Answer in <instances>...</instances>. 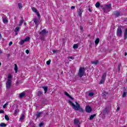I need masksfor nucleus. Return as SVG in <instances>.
Instances as JSON below:
<instances>
[{"instance_id":"f257e3e1","label":"nucleus","mask_w":127,"mask_h":127,"mask_svg":"<svg viewBox=\"0 0 127 127\" xmlns=\"http://www.w3.org/2000/svg\"><path fill=\"white\" fill-rule=\"evenodd\" d=\"M68 103L69 104H70V105H71L73 109H74L75 111H79V112H81V113H83L84 112V110H83V109L81 108V106H80V105H78L76 106L70 100H68Z\"/></svg>"},{"instance_id":"f03ea898","label":"nucleus","mask_w":127,"mask_h":127,"mask_svg":"<svg viewBox=\"0 0 127 127\" xmlns=\"http://www.w3.org/2000/svg\"><path fill=\"white\" fill-rule=\"evenodd\" d=\"M111 8H112V4H105V7L102 8L104 12H109L111 11Z\"/></svg>"},{"instance_id":"7ed1b4c3","label":"nucleus","mask_w":127,"mask_h":127,"mask_svg":"<svg viewBox=\"0 0 127 127\" xmlns=\"http://www.w3.org/2000/svg\"><path fill=\"white\" fill-rule=\"evenodd\" d=\"M125 28V27L123 26H119L117 29V36L121 37L123 34V29Z\"/></svg>"},{"instance_id":"20e7f679","label":"nucleus","mask_w":127,"mask_h":127,"mask_svg":"<svg viewBox=\"0 0 127 127\" xmlns=\"http://www.w3.org/2000/svg\"><path fill=\"white\" fill-rule=\"evenodd\" d=\"M85 71H86L85 67H79L78 73L79 78H82L83 76H84V74H85Z\"/></svg>"},{"instance_id":"39448f33","label":"nucleus","mask_w":127,"mask_h":127,"mask_svg":"<svg viewBox=\"0 0 127 127\" xmlns=\"http://www.w3.org/2000/svg\"><path fill=\"white\" fill-rule=\"evenodd\" d=\"M48 33V31H46V29H43L39 33L40 36H41V40H44V36L46 35Z\"/></svg>"},{"instance_id":"423d86ee","label":"nucleus","mask_w":127,"mask_h":127,"mask_svg":"<svg viewBox=\"0 0 127 127\" xmlns=\"http://www.w3.org/2000/svg\"><path fill=\"white\" fill-rule=\"evenodd\" d=\"M10 87H11V81L9 79L6 82V88L8 89L10 88Z\"/></svg>"},{"instance_id":"0eeeda50","label":"nucleus","mask_w":127,"mask_h":127,"mask_svg":"<svg viewBox=\"0 0 127 127\" xmlns=\"http://www.w3.org/2000/svg\"><path fill=\"white\" fill-rule=\"evenodd\" d=\"M39 18H40V17H38V18H35V19H33V21L34 23H35L36 25H38V24L40 23Z\"/></svg>"},{"instance_id":"6e6552de","label":"nucleus","mask_w":127,"mask_h":127,"mask_svg":"<svg viewBox=\"0 0 127 127\" xmlns=\"http://www.w3.org/2000/svg\"><path fill=\"white\" fill-rule=\"evenodd\" d=\"M86 113H91L92 112V108L89 106H87L85 108Z\"/></svg>"},{"instance_id":"1a4fd4ad","label":"nucleus","mask_w":127,"mask_h":127,"mask_svg":"<svg viewBox=\"0 0 127 127\" xmlns=\"http://www.w3.org/2000/svg\"><path fill=\"white\" fill-rule=\"evenodd\" d=\"M32 9L34 12L37 14V16H40V14H39V12L37 11V9L35 8V7H32Z\"/></svg>"},{"instance_id":"9d476101","label":"nucleus","mask_w":127,"mask_h":127,"mask_svg":"<svg viewBox=\"0 0 127 127\" xmlns=\"http://www.w3.org/2000/svg\"><path fill=\"white\" fill-rule=\"evenodd\" d=\"M42 114H43V112H37L36 114L37 119H39V118L41 117V115H42Z\"/></svg>"},{"instance_id":"9b49d317","label":"nucleus","mask_w":127,"mask_h":127,"mask_svg":"<svg viewBox=\"0 0 127 127\" xmlns=\"http://www.w3.org/2000/svg\"><path fill=\"white\" fill-rule=\"evenodd\" d=\"M2 21L4 24H7L8 22V19L6 17H4L2 18Z\"/></svg>"},{"instance_id":"f8f14e48","label":"nucleus","mask_w":127,"mask_h":127,"mask_svg":"<svg viewBox=\"0 0 127 127\" xmlns=\"http://www.w3.org/2000/svg\"><path fill=\"white\" fill-rule=\"evenodd\" d=\"M83 13V9H79L78 11H77V15L78 16H81L82 15V13Z\"/></svg>"},{"instance_id":"ddd939ff","label":"nucleus","mask_w":127,"mask_h":127,"mask_svg":"<svg viewBox=\"0 0 127 127\" xmlns=\"http://www.w3.org/2000/svg\"><path fill=\"white\" fill-rule=\"evenodd\" d=\"M19 112V109H18V107H16L14 111V116H16L18 113Z\"/></svg>"},{"instance_id":"4468645a","label":"nucleus","mask_w":127,"mask_h":127,"mask_svg":"<svg viewBox=\"0 0 127 127\" xmlns=\"http://www.w3.org/2000/svg\"><path fill=\"white\" fill-rule=\"evenodd\" d=\"M24 96H25V92H23L22 93L19 94V98H20V99H22Z\"/></svg>"},{"instance_id":"2eb2a0df","label":"nucleus","mask_w":127,"mask_h":127,"mask_svg":"<svg viewBox=\"0 0 127 127\" xmlns=\"http://www.w3.org/2000/svg\"><path fill=\"white\" fill-rule=\"evenodd\" d=\"M114 14L115 16H120V15H121V12H119L118 11H115L114 12Z\"/></svg>"},{"instance_id":"dca6fc26","label":"nucleus","mask_w":127,"mask_h":127,"mask_svg":"<svg viewBox=\"0 0 127 127\" xmlns=\"http://www.w3.org/2000/svg\"><path fill=\"white\" fill-rule=\"evenodd\" d=\"M42 89H44V90L45 91V94H46L47 93V91H48V87L47 86H43Z\"/></svg>"},{"instance_id":"f3484780","label":"nucleus","mask_w":127,"mask_h":127,"mask_svg":"<svg viewBox=\"0 0 127 127\" xmlns=\"http://www.w3.org/2000/svg\"><path fill=\"white\" fill-rule=\"evenodd\" d=\"M124 39L125 40L127 39V28L126 29L125 32L124 33Z\"/></svg>"},{"instance_id":"a211bd4d","label":"nucleus","mask_w":127,"mask_h":127,"mask_svg":"<svg viewBox=\"0 0 127 127\" xmlns=\"http://www.w3.org/2000/svg\"><path fill=\"white\" fill-rule=\"evenodd\" d=\"M37 96L39 97H41L42 96H43V92L42 91H38L37 93Z\"/></svg>"},{"instance_id":"6ab92c4d","label":"nucleus","mask_w":127,"mask_h":127,"mask_svg":"<svg viewBox=\"0 0 127 127\" xmlns=\"http://www.w3.org/2000/svg\"><path fill=\"white\" fill-rule=\"evenodd\" d=\"M107 77V73L106 72L102 74V79H104V80H106V78Z\"/></svg>"},{"instance_id":"aec40b11","label":"nucleus","mask_w":127,"mask_h":127,"mask_svg":"<svg viewBox=\"0 0 127 127\" xmlns=\"http://www.w3.org/2000/svg\"><path fill=\"white\" fill-rule=\"evenodd\" d=\"M99 42H100V39H99V38H97V39H96V40L95 41V45L97 46L98 44H99Z\"/></svg>"},{"instance_id":"412c9836","label":"nucleus","mask_w":127,"mask_h":127,"mask_svg":"<svg viewBox=\"0 0 127 127\" xmlns=\"http://www.w3.org/2000/svg\"><path fill=\"white\" fill-rule=\"evenodd\" d=\"M14 70H15V73H17V71L18 70V67H17V64H14Z\"/></svg>"},{"instance_id":"4be33fe9","label":"nucleus","mask_w":127,"mask_h":127,"mask_svg":"<svg viewBox=\"0 0 127 127\" xmlns=\"http://www.w3.org/2000/svg\"><path fill=\"white\" fill-rule=\"evenodd\" d=\"M91 64H93V65H97L99 64V61L91 62Z\"/></svg>"},{"instance_id":"5701e85b","label":"nucleus","mask_w":127,"mask_h":127,"mask_svg":"<svg viewBox=\"0 0 127 127\" xmlns=\"http://www.w3.org/2000/svg\"><path fill=\"white\" fill-rule=\"evenodd\" d=\"M24 119V114H22L20 118L19 121L20 122H22V121H23Z\"/></svg>"},{"instance_id":"b1692460","label":"nucleus","mask_w":127,"mask_h":127,"mask_svg":"<svg viewBox=\"0 0 127 127\" xmlns=\"http://www.w3.org/2000/svg\"><path fill=\"white\" fill-rule=\"evenodd\" d=\"M95 117H96V114H94V115H91L90 118H89V120L90 121H92V120L94 119V118H95Z\"/></svg>"},{"instance_id":"393cba45","label":"nucleus","mask_w":127,"mask_h":127,"mask_svg":"<svg viewBox=\"0 0 127 127\" xmlns=\"http://www.w3.org/2000/svg\"><path fill=\"white\" fill-rule=\"evenodd\" d=\"M105 79H103L102 78L100 81L99 82V85H102V84H104L105 83Z\"/></svg>"},{"instance_id":"a878e982","label":"nucleus","mask_w":127,"mask_h":127,"mask_svg":"<svg viewBox=\"0 0 127 127\" xmlns=\"http://www.w3.org/2000/svg\"><path fill=\"white\" fill-rule=\"evenodd\" d=\"M74 125H78L79 124V120L78 119H75L74 120Z\"/></svg>"},{"instance_id":"bb28decb","label":"nucleus","mask_w":127,"mask_h":127,"mask_svg":"<svg viewBox=\"0 0 127 127\" xmlns=\"http://www.w3.org/2000/svg\"><path fill=\"white\" fill-rule=\"evenodd\" d=\"M103 113L104 114V115H106V114H107V113H108V108H105L103 111Z\"/></svg>"},{"instance_id":"cd10ccee","label":"nucleus","mask_w":127,"mask_h":127,"mask_svg":"<svg viewBox=\"0 0 127 127\" xmlns=\"http://www.w3.org/2000/svg\"><path fill=\"white\" fill-rule=\"evenodd\" d=\"M101 5V4L100 3V2H97L96 4H95V6L96 7L98 8V7H100Z\"/></svg>"},{"instance_id":"c85d7f7f","label":"nucleus","mask_w":127,"mask_h":127,"mask_svg":"<svg viewBox=\"0 0 127 127\" xmlns=\"http://www.w3.org/2000/svg\"><path fill=\"white\" fill-rule=\"evenodd\" d=\"M0 127H6V124H5L3 123H2L0 124Z\"/></svg>"},{"instance_id":"c756f323","label":"nucleus","mask_w":127,"mask_h":127,"mask_svg":"<svg viewBox=\"0 0 127 127\" xmlns=\"http://www.w3.org/2000/svg\"><path fill=\"white\" fill-rule=\"evenodd\" d=\"M25 42V41L24 40H21V41L20 42V45H23Z\"/></svg>"},{"instance_id":"7c9ffc66","label":"nucleus","mask_w":127,"mask_h":127,"mask_svg":"<svg viewBox=\"0 0 127 127\" xmlns=\"http://www.w3.org/2000/svg\"><path fill=\"white\" fill-rule=\"evenodd\" d=\"M18 6L19 9H21V8H22V4H21V3H19L18 4Z\"/></svg>"},{"instance_id":"2f4dec72","label":"nucleus","mask_w":127,"mask_h":127,"mask_svg":"<svg viewBox=\"0 0 127 127\" xmlns=\"http://www.w3.org/2000/svg\"><path fill=\"white\" fill-rule=\"evenodd\" d=\"M29 40H30V37H27L26 38H25V39H24V41H25V42H27V41H29Z\"/></svg>"},{"instance_id":"473e14b6","label":"nucleus","mask_w":127,"mask_h":127,"mask_svg":"<svg viewBox=\"0 0 127 127\" xmlns=\"http://www.w3.org/2000/svg\"><path fill=\"white\" fill-rule=\"evenodd\" d=\"M11 78H12V76H11V75L8 74L7 80H9L10 81H11Z\"/></svg>"},{"instance_id":"72a5a7b5","label":"nucleus","mask_w":127,"mask_h":127,"mask_svg":"<svg viewBox=\"0 0 127 127\" xmlns=\"http://www.w3.org/2000/svg\"><path fill=\"white\" fill-rule=\"evenodd\" d=\"M73 48H74V49H77V48H78V45L74 44L73 46Z\"/></svg>"},{"instance_id":"f704fd0d","label":"nucleus","mask_w":127,"mask_h":127,"mask_svg":"<svg viewBox=\"0 0 127 127\" xmlns=\"http://www.w3.org/2000/svg\"><path fill=\"white\" fill-rule=\"evenodd\" d=\"M126 97H127V92L124 91L123 94V97L126 98Z\"/></svg>"},{"instance_id":"c9c22d12","label":"nucleus","mask_w":127,"mask_h":127,"mask_svg":"<svg viewBox=\"0 0 127 127\" xmlns=\"http://www.w3.org/2000/svg\"><path fill=\"white\" fill-rule=\"evenodd\" d=\"M88 96H89V97H93L94 96V93L90 92L88 94Z\"/></svg>"},{"instance_id":"e433bc0d","label":"nucleus","mask_w":127,"mask_h":127,"mask_svg":"<svg viewBox=\"0 0 127 127\" xmlns=\"http://www.w3.org/2000/svg\"><path fill=\"white\" fill-rule=\"evenodd\" d=\"M5 119L6 121H9V118L7 115H5Z\"/></svg>"},{"instance_id":"4c0bfd02","label":"nucleus","mask_w":127,"mask_h":127,"mask_svg":"<svg viewBox=\"0 0 127 127\" xmlns=\"http://www.w3.org/2000/svg\"><path fill=\"white\" fill-rule=\"evenodd\" d=\"M14 31L18 32V31H19V27H16V28L15 29Z\"/></svg>"},{"instance_id":"58836bf2","label":"nucleus","mask_w":127,"mask_h":127,"mask_svg":"<svg viewBox=\"0 0 127 127\" xmlns=\"http://www.w3.org/2000/svg\"><path fill=\"white\" fill-rule=\"evenodd\" d=\"M50 63H51V60H49V61H47V64L50 65Z\"/></svg>"},{"instance_id":"ea45409f","label":"nucleus","mask_w":127,"mask_h":127,"mask_svg":"<svg viewBox=\"0 0 127 127\" xmlns=\"http://www.w3.org/2000/svg\"><path fill=\"white\" fill-rule=\"evenodd\" d=\"M64 95H65V96H67V97H70V94L67 92H64Z\"/></svg>"},{"instance_id":"a19ab883","label":"nucleus","mask_w":127,"mask_h":127,"mask_svg":"<svg viewBox=\"0 0 127 127\" xmlns=\"http://www.w3.org/2000/svg\"><path fill=\"white\" fill-rule=\"evenodd\" d=\"M121 66H122V64H120L118 65V70L120 71L121 70Z\"/></svg>"},{"instance_id":"79ce46f5","label":"nucleus","mask_w":127,"mask_h":127,"mask_svg":"<svg viewBox=\"0 0 127 127\" xmlns=\"http://www.w3.org/2000/svg\"><path fill=\"white\" fill-rule=\"evenodd\" d=\"M24 21V20H23V19H22L20 20L19 23H21L22 24L23 23V22Z\"/></svg>"},{"instance_id":"37998d69","label":"nucleus","mask_w":127,"mask_h":127,"mask_svg":"<svg viewBox=\"0 0 127 127\" xmlns=\"http://www.w3.org/2000/svg\"><path fill=\"white\" fill-rule=\"evenodd\" d=\"M44 124L43 123H41L39 126L40 127H43V126H44Z\"/></svg>"},{"instance_id":"c03bdc74","label":"nucleus","mask_w":127,"mask_h":127,"mask_svg":"<svg viewBox=\"0 0 127 127\" xmlns=\"http://www.w3.org/2000/svg\"><path fill=\"white\" fill-rule=\"evenodd\" d=\"M108 95V92H104L103 93V96H107Z\"/></svg>"},{"instance_id":"a18cd8bd","label":"nucleus","mask_w":127,"mask_h":127,"mask_svg":"<svg viewBox=\"0 0 127 127\" xmlns=\"http://www.w3.org/2000/svg\"><path fill=\"white\" fill-rule=\"evenodd\" d=\"M68 59H71L72 60H74V58H73V57H68Z\"/></svg>"},{"instance_id":"49530a36","label":"nucleus","mask_w":127,"mask_h":127,"mask_svg":"<svg viewBox=\"0 0 127 127\" xmlns=\"http://www.w3.org/2000/svg\"><path fill=\"white\" fill-rule=\"evenodd\" d=\"M6 106H7V103H5L3 106V108L4 109H5V108L6 107Z\"/></svg>"},{"instance_id":"de8ad7c7","label":"nucleus","mask_w":127,"mask_h":127,"mask_svg":"<svg viewBox=\"0 0 127 127\" xmlns=\"http://www.w3.org/2000/svg\"><path fill=\"white\" fill-rule=\"evenodd\" d=\"M0 114H4V111L3 110H0Z\"/></svg>"},{"instance_id":"09e8293b","label":"nucleus","mask_w":127,"mask_h":127,"mask_svg":"<svg viewBox=\"0 0 127 127\" xmlns=\"http://www.w3.org/2000/svg\"><path fill=\"white\" fill-rule=\"evenodd\" d=\"M26 53L27 54H29V50H26V51H25Z\"/></svg>"},{"instance_id":"8fccbe9b","label":"nucleus","mask_w":127,"mask_h":127,"mask_svg":"<svg viewBox=\"0 0 127 127\" xmlns=\"http://www.w3.org/2000/svg\"><path fill=\"white\" fill-rule=\"evenodd\" d=\"M80 30H81L82 31H83V26H80Z\"/></svg>"},{"instance_id":"3c124183","label":"nucleus","mask_w":127,"mask_h":127,"mask_svg":"<svg viewBox=\"0 0 127 127\" xmlns=\"http://www.w3.org/2000/svg\"><path fill=\"white\" fill-rule=\"evenodd\" d=\"M68 98H69V99H71V100H74V98L72 97L70 95H69V96H68Z\"/></svg>"},{"instance_id":"603ef678","label":"nucleus","mask_w":127,"mask_h":127,"mask_svg":"<svg viewBox=\"0 0 127 127\" xmlns=\"http://www.w3.org/2000/svg\"><path fill=\"white\" fill-rule=\"evenodd\" d=\"M12 45V42H10L9 43V46Z\"/></svg>"},{"instance_id":"864d4df0","label":"nucleus","mask_w":127,"mask_h":127,"mask_svg":"<svg viewBox=\"0 0 127 127\" xmlns=\"http://www.w3.org/2000/svg\"><path fill=\"white\" fill-rule=\"evenodd\" d=\"M71 9H75V6H72L71 7Z\"/></svg>"},{"instance_id":"5fc2aeb1","label":"nucleus","mask_w":127,"mask_h":127,"mask_svg":"<svg viewBox=\"0 0 127 127\" xmlns=\"http://www.w3.org/2000/svg\"><path fill=\"white\" fill-rule=\"evenodd\" d=\"M53 53H56L57 52V50H53Z\"/></svg>"},{"instance_id":"6e6d98bb","label":"nucleus","mask_w":127,"mask_h":127,"mask_svg":"<svg viewBox=\"0 0 127 127\" xmlns=\"http://www.w3.org/2000/svg\"><path fill=\"white\" fill-rule=\"evenodd\" d=\"M18 32L15 31V34L16 35H17V34H18V33H17Z\"/></svg>"},{"instance_id":"4d7b16f0","label":"nucleus","mask_w":127,"mask_h":127,"mask_svg":"<svg viewBox=\"0 0 127 127\" xmlns=\"http://www.w3.org/2000/svg\"><path fill=\"white\" fill-rule=\"evenodd\" d=\"M75 104H76V106H78V105H80V104H79V103H78V102H75Z\"/></svg>"},{"instance_id":"13d9d810","label":"nucleus","mask_w":127,"mask_h":127,"mask_svg":"<svg viewBox=\"0 0 127 127\" xmlns=\"http://www.w3.org/2000/svg\"><path fill=\"white\" fill-rule=\"evenodd\" d=\"M120 110V107H118L117 109V111H118Z\"/></svg>"},{"instance_id":"bf43d9fd","label":"nucleus","mask_w":127,"mask_h":127,"mask_svg":"<svg viewBox=\"0 0 127 127\" xmlns=\"http://www.w3.org/2000/svg\"><path fill=\"white\" fill-rule=\"evenodd\" d=\"M88 9H89V11L90 12H92V10H91L90 8H89Z\"/></svg>"},{"instance_id":"052dcab7","label":"nucleus","mask_w":127,"mask_h":127,"mask_svg":"<svg viewBox=\"0 0 127 127\" xmlns=\"http://www.w3.org/2000/svg\"><path fill=\"white\" fill-rule=\"evenodd\" d=\"M21 24H22L21 23H20L19 22V26H20V25H21Z\"/></svg>"},{"instance_id":"680f3d73","label":"nucleus","mask_w":127,"mask_h":127,"mask_svg":"<svg viewBox=\"0 0 127 127\" xmlns=\"http://www.w3.org/2000/svg\"><path fill=\"white\" fill-rule=\"evenodd\" d=\"M1 53H2V52L0 50V54H1Z\"/></svg>"},{"instance_id":"e2e57ef3","label":"nucleus","mask_w":127,"mask_h":127,"mask_svg":"<svg viewBox=\"0 0 127 127\" xmlns=\"http://www.w3.org/2000/svg\"><path fill=\"white\" fill-rule=\"evenodd\" d=\"M127 53H125V56H127Z\"/></svg>"},{"instance_id":"0e129e2a","label":"nucleus","mask_w":127,"mask_h":127,"mask_svg":"<svg viewBox=\"0 0 127 127\" xmlns=\"http://www.w3.org/2000/svg\"><path fill=\"white\" fill-rule=\"evenodd\" d=\"M78 127H81V126L80 125H78Z\"/></svg>"},{"instance_id":"69168bd1","label":"nucleus","mask_w":127,"mask_h":127,"mask_svg":"<svg viewBox=\"0 0 127 127\" xmlns=\"http://www.w3.org/2000/svg\"><path fill=\"white\" fill-rule=\"evenodd\" d=\"M1 66V63H0V66Z\"/></svg>"},{"instance_id":"338daca9","label":"nucleus","mask_w":127,"mask_h":127,"mask_svg":"<svg viewBox=\"0 0 127 127\" xmlns=\"http://www.w3.org/2000/svg\"><path fill=\"white\" fill-rule=\"evenodd\" d=\"M90 44H92V42L90 41Z\"/></svg>"},{"instance_id":"774afa93","label":"nucleus","mask_w":127,"mask_h":127,"mask_svg":"<svg viewBox=\"0 0 127 127\" xmlns=\"http://www.w3.org/2000/svg\"><path fill=\"white\" fill-rule=\"evenodd\" d=\"M8 57H9V54H8Z\"/></svg>"}]
</instances>
